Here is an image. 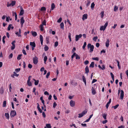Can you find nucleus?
I'll return each instance as SVG.
<instances>
[{
    "mask_svg": "<svg viewBox=\"0 0 128 128\" xmlns=\"http://www.w3.org/2000/svg\"><path fill=\"white\" fill-rule=\"evenodd\" d=\"M88 48H90V52H92L93 51L94 46L93 45H91L90 44H88Z\"/></svg>",
    "mask_w": 128,
    "mask_h": 128,
    "instance_id": "nucleus-1",
    "label": "nucleus"
},
{
    "mask_svg": "<svg viewBox=\"0 0 128 128\" xmlns=\"http://www.w3.org/2000/svg\"><path fill=\"white\" fill-rule=\"evenodd\" d=\"M87 112V111L86 110H84V111L81 113L78 114V118H81L84 116L85 114Z\"/></svg>",
    "mask_w": 128,
    "mask_h": 128,
    "instance_id": "nucleus-2",
    "label": "nucleus"
},
{
    "mask_svg": "<svg viewBox=\"0 0 128 128\" xmlns=\"http://www.w3.org/2000/svg\"><path fill=\"white\" fill-rule=\"evenodd\" d=\"M108 22H106L104 26H100V30H103V31L104 30H105L106 27L107 26V25H108Z\"/></svg>",
    "mask_w": 128,
    "mask_h": 128,
    "instance_id": "nucleus-3",
    "label": "nucleus"
},
{
    "mask_svg": "<svg viewBox=\"0 0 128 128\" xmlns=\"http://www.w3.org/2000/svg\"><path fill=\"white\" fill-rule=\"evenodd\" d=\"M16 115V112L15 110H12L10 112V117H13Z\"/></svg>",
    "mask_w": 128,
    "mask_h": 128,
    "instance_id": "nucleus-4",
    "label": "nucleus"
},
{
    "mask_svg": "<svg viewBox=\"0 0 128 128\" xmlns=\"http://www.w3.org/2000/svg\"><path fill=\"white\" fill-rule=\"evenodd\" d=\"M31 76H30L28 77V80L27 81V84L29 86H31L32 85V83L30 82V78L31 77Z\"/></svg>",
    "mask_w": 128,
    "mask_h": 128,
    "instance_id": "nucleus-5",
    "label": "nucleus"
},
{
    "mask_svg": "<svg viewBox=\"0 0 128 128\" xmlns=\"http://www.w3.org/2000/svg\"><path fill=\"white\" fill-rule=\"evenodd\" d=\"M30 45L32 47V50H34V48L36 46L35 43L34 42H30Z\"/></svg>",
    "mask_w": 128,
    "mask_h": 128,
    "instance_id": "nucleus-6",
    "label": "nucleus"
},
{
    "mask_svg": "<svg viewBox=\"0 0 128 128\" xmlns=\"http://www.w3.org/2000/svg\"><path fill=\"white\" fill-rule=\"evenodd\" d=\"M33 62L34 64H36L38 62V58L36 57L35 56L33 58Z\"/></svg>",
    "mask_w": 128,
    "mask_h": 128,
    "instance_id": "nucleus-7",
    "label": "nucleus"
},
{
    "mask_svg": "<svg viewBox=\"0 0 128 128\" xmlns=\"http://www.w3.org/2000/svg\"><path fill=\"white\" fill-rule=\"evenodd\" d=\"M82 36V35L81 34H80L79 35H76V36L75 37V40L76 41H78L79 38H80Z\"/></svg>",
    "mask_w": 128,
    "mask_h": 128,
    "instance_id": "nucleus-8",
    "label": "nucleus"
},
{
    "mask_svg": "<svg viewBox=\"0 0 128 128\" xmlns=\"http://www.w3.org/2000/svg\"><path fill=\"white\" fill-rule=\"evenodd\" d=\"M70 106L72 107H74L75 106V102L72 100L70 101Z\"/></svg>",
    "mask_w": 128,
    "mask_h": 128,
    "instance_id": "nucleus-9",
    "label": "nucleus"
},
{
    "mask_svg": "<svg viewBox=\"0 0 128 128\" xmlns=\"http://www.w3.org/2000/svg\"><path fill=\"white\" fill-rule=\"evenodd\" d=\"M120 92V98L121 100H123L124 98V92L122 90H121Z\"/></svg>",
    "mask_w": 128,
    "mask_h": 128,
    "instance_id": "nucleus-10",
    "label": "nucleus"
},
{
    "mask_svg": "<svg viewBox=\"0 0 128 128\" xmlns=\"http://www.w3.org/2000/svg\"><path fill=\"white\" fill-rule=\"evenodd\" d=\"M40 42L42 46L43 45V38L42 35H40Z\"/></svg>",
    "mask_w": 128,
    "mask_h": 128,
    "instance_id": "nucleus-11",
    "label": "nucleus"
},
{
    "mask_svg": "<svg viewBox=\"0 0 128 128\" xmlns=\"http://www.w3.org/2000/svg\"><path fill=\"white\" fill-rule=\"evenodd\" d=\"M20 8L21 10L19 14V15L20 16H22L24 14V10L22 6L20 7Z\"/></svg>",
    "mask_w": 128,
    "mask_h": 128,
    "instance_id": "nucleus-12",
    "label": "nucleus"
},
{
    "mask_svg": "<svg viewBox=\"0 0 128 128\" xmlns=\"http://www.w3.org/2000/svg\"><path fill=\"white\" fill-rule=\"evenodd\" d=\"M20 23L22 26L24 23V17H22L20 19Z\"/></svg>",
    "mask_w": 128,
    "mask_h": 128,
    "instance_id": "nucleus-13",
    "label": "nucleus"
},
{
    "mask_svg": "<svg viewBox=\"0 0 128 128\" xmlns=\"http://www.w3.org/2000/svg\"><path fill=\"white\" fill-rule=\"evenodd\" d=\"M110 41L108 39H107L106 41V47L108 48L109 45Z\"/></svg>",
    "mask_w": 128,
    "mask_h": 128,
    "instance_id": "nucleus-14",
    "label": "nucleus"
},
{
    "mask_svg": "<svg viewBox=\"0 0 128 128\" xmlns=\"http://www.w3.org/2000/svg\"><path fill=\"white\" fill-rule=\"evenodd\" d=\"M87 14H85L83 15L82 18V20H84L86 19L87 18Z\"/></svg>",
    "mask_w": 128,
    "mask_h": 128,
    "instance_id": "nucleus-15",
    "label": "nucleus"
},
{
    "mask_svg": "<svg viewBox=\"0 0 128 128\" xmlns=\"http://www.w3.org/2000/svg\"><path fill=\"white\" fill-rule=\"evenodd\" d=\"M111 99L110 98L109 99V100L108 102L106 104V108H108L110 104L111 103Z\"/></svg>",
    "mask_w": 128,
    "mask_h": 128,
    "instance_id": "nucleus-16",
    "label": "nucleus"
},
{
    "mask_svg": "<svg viewBox=\"0 0 128 128\" xmlns=\"http://www.w3.org/2000/svg\"><path fill=\"white\" fill-rule=\"evenodd\" d=\"M92 93L93 95H94L96 94V90L94 89L93 87H92Z\"/></svg>",
    "mask_w": 128,
    "mask_h": 128,
    "instance_id": "nucleus-17",
    "label": "nucleus"
},
{
    "mask_svg": "<svg viewBox=\"0 0 128 128\" xmlns=\"http://www.w3.org/2000/svg\"><path fill=\"white\" fill-rule=\"evenodd\" d=\"M37 104H38V105H37V108L38 110H39V111L40 113L42 112V111L41 110V109L40 108V105H39L38 103Z\"/></svg>",
    "mask_w": 128,
    "mask_h": 128,
    "instance_id": "nucleus-18",
    "label": "nucleus"
},
{
    "mask_svg": "<svg viewBox=\"0 0 128 128\" xmlns=\"http://www.w3.org/2000/svg\"><path fill=\"white\" fill-rule=\"evenodd\" d=\"M55 7V6L54 4V3H52V4L51 5V10H54V8Z\"/></svg>",
    "mask_w": 128,
    "mask_h": 128,
    "instance_id": "nucleus-19",
    "label": "nucleus"
},
{
    "mask_svg": "<svg viewBox=\"0 0 128 128\" xmlns=\"http://www.w3.org/2000/svg\"><path fill=\"white\" fill-rule=\"evenodd\" d=\"M82 78L83 81L84 82L85 86H86V78L84 76H82Z\"/></svg>",
    "mask_w": 128,
    "mask_h": 128,
    "instance_id": "nucleus-20",
    "label": "nucleus"
},
{
    "mask_svg": "<svg viewBox=\"0 0 128 128\" xmlns=\"http://www.w3.org/2000/svg\"><path fill=\"white\" fill-rule=\"evenodd\" d=\"M5 116L6 117V118L8 120H9L10 118L9 114L8 113H5Z\"/></svg>",
    "mask_w": 128,
    "mask_h": 128,
    "instance_id": "nucleus-21",
    "label": "nucleus"
},
{
    "mask_svg": "<svg viewBox=\"0 0 128 128\" xmlns=\"http://www.w3.org/2000/svg\"><path fill=\"white\" fill-rule=\"evenodd\" d=\"M85 70L86 73L87 74H88V73L89 72V70L88 68V66H86V67L85 68Z\"/></svg>",
    "mask_w": 128,
    "mask_h": 128,
    "instance_id": "nucleus-22",
    "label": "nucleus"
},
{
    "mask_svg": "<svg viewBox=\"0 0 128 128\" xmlns=\"http://www.w3.org/2000/svg\"><path fill=\"white\" fill-rule=\"evenodd\" d=\"M32 34L34 37H35L37 35V34L35 32H32Z\"/></svg>",
    "mask_w": 128,
    "mask_h": 128,
    "instance_id": "nucleus-23",
    "label": "nucleus"
},
{
    "mask_svg": "<svg viewBox=\"0 0 128 128\" xmlns=\"http://www.w3.org/2000/svg\"><path fill=\"white\" fill-rule=\"evenodd\" d=\"M33 80L34 81H35V82H34V83L35 85H37L38 84L39 82V80H36L34 79H33Z\"/></svg>",
    "mask_w": 128,
    "mask_h": 128,
    "instance_id": "nucleus-24",
    "label": "nucleus"
},
{
    "mask_svg": "<svg viewBox=\"0 0 128 128\" xmlns=\"http://www.w3.org/2000/svg\"><path fill=\"white\" fill-rule=\"evenodd\" d=\"M60 28L64 30V23L63 22H62L60 24Z\"/></svg>",
    "mask_w": 128,
    "mask_h": 128,
    "instance_id": "nucleus-25",
    "label": "nucleus"
},
{
    "mask_svg": "<svg viewBox=\"0 0 128 128\" xmlns=\"http://www.w3.org/2000/svg\"><path fill=\"white\" fill-rule=\"evenodd\" d=\"M95 6L94 2H92V3L91 6V8L92 10H93Z\"/></svg>",
    "mask_w": 128,
    "mask_h": 128,
    "instance_id": "nucleus-26",
    "label": "nucleus"
},
{
    "mask_svg": "<svg viewBox=\"0 0 128 128\" xmlns=\"http://www.w3.org/2000/svg\"><path fill=\"white\" fill-rule=\"evenodd\" d=\"M94 63L93 62H91V64H90V67H92V68H94Z\"/></svg>",
    "mask_w": 128,
    "mask_h": 128,
    "instance_id": "nucleus-27",
    "label": "nucleus"
},
{
    "mask_svg": "<svg viewBox=\"0 0 128 128\" xmlns=\"http://www.w3.org/2000/svg\"><path fill=\"white\" fill-rule=\"evenodd\" d=\"M22 56V54H20L18 55L17 57V59L18 60H20L21 59V56Z\"/></svg>",
    "mask_w": 128,
    "mask_h": 128,
    "instance_id": "nucleus-28",
    "label": "nucleus"
},
{
    "mask_svg": "<svg viewBox=\"0 0 128 128\" xmlns=\"http://www.w3.org/2000/svg\"><path fill=\"white\" fill-rule=\"evenodd\" d=\"M86 45V42H84L83 46L82 47V48L84 50L85 49V48Z\"/></svg>",
    "mask_w": 128,
    "mask_h": 128,
    "instance_id": "nucleus-29",
    "label": "nucleus"
},
{
    "mask_svg": "<svg viewBox=\"0 0 128 128\" xmlns=\"http://www.w3.org/2000/svg\"><path fill=\"white\" fill-rule=\"evenodd\" d=\"M102 116L105 120L106 119L107 115L106 114H102Z\"/></svg>",
    "mask_w": 128,
    "mask_h": 128,
    "instance_id": "nucleus-30",
    "label": "nucleus"
},
{
    "mask_svg": "<svg viewBox=\"0 0 128 128\" xmlns=\"http://www.w3.org/2000/svg\"><path fill=\"white\" fill-rule=\"evenodd\" d=\"M46 21L45 20H44L42 22V24H41L40 25H42V26H43L44 25H46Z\"/></svg>",
    "mask_w": 128,
    "mask_h": 128,
    "instance_id": "nucleus-31",
    "label": "nucleus"
},
{
    "mask_svg": "<svg viewBox=\"0 0 128 128\" xmlns=\"http://www.w3.org/2000/svg\"><path fill=\"white\" fill-rule=\"evenodd\" d=\"M4 92V89L3 88H1L0 90V93L1 94H2Z\"/></svg>",
    "mask_w": 128,
    "mask_h": 128,
    "instance_id": "nucleus-32",
    "label": "nucleus"
},
{
    "mask_svg": "<svg viewBox=\"0 0 128 128\" xmlns=\"http://www.w3.org/2000/svg\"><path fill=\"white\" fill-rule=\"evenodd\" d=\"M12 6H13L14 5H15L16 4L15 1H12V2L11 3Z\"/></svg>",
    "mask_w": 128,
    "mask_h": 128,
    "instance_id": "nucleus-33",
    "label": "nucleus"
},
{
    "mask_svg": "<svg viewBox=\"0 0 128 128\" xmlns=\"http://www.w3.org/2000/svg\"><path fill=\"white\" fill-rule=\"evenodd\" d=\"M6 38V36H4L2 38V41L3 42L4 44L5 43V41L4 40V39L5 38Z\"/></svg>",
    "mask_w": 128,
    "mask_h": 128,
    "instance_id": "nucleus-34",
    "label": "nucleus"
},
{
    "mask_svg": "<svg viewBox=\"0 0 128 128\" xmlns=\"http://www.w3.org/2000/svg\"><path fill=\"white\" fill-rule=\"evenodd\" d=\"M47 56H45L44 58V63L45 64H46V62L47 60Z\"/></svg>",
    "mask_w": 128,
    "mask_h": 128,
    "instance_id": "nucleus-35",
    "label": "nucleus"
},
{
    "mask_svg": "<svg viewBox=\"0 0 128 128\" xmlns=\"http://www.w3.org/2000/svg\"><path fill=\"white\" fill-rule=\"evenodd\" d=\"M14 15H15V20H16L17 19V15L16 12L13 13V16H14Z\"/></svg>",
    "mask_w": 128,
    "mask_h": 128,
    "instance_id": "nucleus-36",
    "label": "nucleus"
},
{
    "mask_svg": "<svg viewBox=\"0 0 128 128\" xmlns=\"http://www.w3.org/2000/svg\"><path fill=\"white\" fill-rule=\"evenodd\" d=\"M100 14L101 15V17L102 18L104 16V11H102Z\"/></svg>",
    "mask_w": 128,
    "mask_h": 128,
    "instance_id": "nucleus-37",
    "label": "nucleus"
},
{
    "mask_svg": "<svg viewBox=\"0 0 128 128\" xmlns=\"http://www.w3.org/2000/svg\"><path fill=\"white\" fill-rule=\"evenodd\" d=\"M41 10L42 11H45L46 10V8L45 7H42L41 8Z\"/></svg>",
    "mask_w": 128,
    "mask_h": 128,
    "instance_id": "nucleus-38",
    "label": "nucleus"
},
{
    "mask_svg": "<svg viewBox=\"0 0 128 128\" xmlns=\"http://www.w3.org/2000/svg\"><path fill=\"white\" fill-rule=\"evenodd\" d=\"M92 59L93 60H96L97 61H98L99 60V58H98L97 57H95V58H92Z\"/></svg>",
    "mask_w": 128,
    "mask_h": 128,
    "instance_id": "nucleus-39",
    "label": "nucleus"
},
{
    "mask_svg": "<svg viewBox=\"0 0 128 128\" xmlns=\"http://www.w3.org/2000/svg\"><path fill=\"white\" fill-rule=\"evenodd\" d=\"M118 7L116 6H115L114 9V11L116 12L117 10H118Z\"/></svg>",
    "mask_w": 128,
    "mask_h": 128,
    "instance_id": "nucleus-40",
    "label": "nucleus"
},
{
    "mask_svg": "<svg viewBox=\"0 0 128 128\" xmlns=\"http://www.w3.org/2000/svg\"><path fill=\"white\" fill-rule=\"evenodd\" d=\"M46 126L48 128H51L50 125V124H46Z\"/></svg>",
    "mask_w": 128,
    "mask_h": 128,
    "instance_id": "nucleus-41",
    "label": "nucleus"
},
{
    "mask_svg": "<svg viewBox=\"0 0 128 128\" xmlns=\"http://www.w3.org/2000/svg\"><path fill=\"white\" fill-rule=\"evenodd\" d=\"M44 49L45 51H46L48 49V47L46 45L44 48Z\"/></svg>",
    "mask_w": 128,
    "mask_h": 128,
    "instance_id": "nucleus-42",
    "label": "nucleus"
},
{
    "mask_svg": "<svg viewBox=\"0 0 128 128\" xmlns=\"http://www.w3.org/2000/svg\"><path fill=\"white\" fill-rule=\"evenodd\" d=\"M98 38L97 36L94 37L93 38V40L94 41L96 42Z\"/></svg>",
    "mask_w": 128,
    "mask_h": 128,
    "instance_id": "nucleus-43",
    "label": "nucleus"
},
{
    "mask_svg": "<svg viewBox=\"0 0 128 128\" xmlns=\"http://www.w3.org/2000/svg\"><path fill=\"white\" fill-rule=\"evenodd\" d=\"M68 37L70 40V42L71 41V34L70 33H69L68 34Z\"/></svg>",
    "mask_w": 128,
    "mask_h": 128,
    "instance_id": "nucleus-44",
    "label": "nucleus"
},
{
    "mask_svg": "<svg viewBox=\"0 0 128 128\" xmlns=\"http://www.w3.org/2000/svg\"><path fill=\"white\" fill-rule=\"evenodd\" d=\"M6 101H4L3 103V107H5L6 106Z\"/></svg>",
    "mask_w": 128,
    "mask_h": 128,
    "instance_id": "nucleus-45",
    "label": "nucleus"
},
{
    "mask_svg": "<svg viewBox=\"0 0 128 128\" xmlns=\"http://www.w3.org/2000/svg\"><path fill=\"white\" fill-rule=\"evenodd\" d=\"M116 61H117V63H118V68L119 69H120L121 67H120V66L119 65V63H120V62H119L118 60H116Z\"/></svg>",
    "mask_w": 128,
    "mask_h": 128,
    "instance_id": "nucleus-46",
    "label": "nucleus"
},
{
    "mask_svg": "<svg viewBox=\"0 0 128 128\" xmlns=\"http://www.w3.org/2000/svg\"><path fill=\"white\" fill-rule=\"evenodd\" d=\"M49 37L47 36L46 37V42L47 43H48L49 42Z\"/></svg>",
    "mask_w": 128,
    "mask_h": 128,
    "instance_id": "nucleus-47",
    "label": "nucleus"
},
{
    "mask_svg": "<svg viewBox=\"0 0 128 128\" xmlns=\"http://www.w3.org/2000/svg\"><path fill=\"white\" fill-rule=\"evenodd\" d=\"M58 44V42L57 41H56L54 43V46L55 47H57Z\"/></svg>",
    "mask_w": 128,
    "mask_h": 128,
    "instance_id": "nucleus-48",
    "label": "nucleus"
},
{
    "mask_svg": "<svg viewBox=\"0 0 128 128\" xmlns=\"http://www.w3.org/2000/svg\"><path fill=\"white\" fill-rule=\"evenodd\" d=\"M12 26V24H10L9 25L8 27V30H10V28H11V26Z\"/></svg>",
    "mask_w": 128,
    "mask_h": 128,
    "instance_id": "nucleus-49",
    "label": "nucleus"
},
{
    "mask_svg": "<svg viewBox=\"0 0 128 128\" xmlns=\"http://www.w3.org/2000/svg\"><path fill=\"white\" fill-rule=\"evenodd\" d=\"M62 18H60L57 20V22L58 23H60L62 21Z\"/></svg>",
    "mask_w": 128,
    "mask_h": 128,
    "instance_id": "nucleus-50",
    "label": "nucleus"
},
{
    "mask_svg": "<svg viewBox=\"0 0 128 128\" xmlns=\"http://www.w3.org/2000/svg\"><path fill=\"white\" fill-rule=\"evenodd\" d=\"M118 106H119V104H117L115 106H113V107H112L114 108V109H116L118 107Z\"/></svg>",
    "mask_w": 128,
    "mask_h": 128,
    "instance_id": "nucleus-51",
    "label": "nucleus"
},
{
    "mask_svg": "<svg viewBox=\"0 0 128 128\" xmlns=\"http://www.w3.org/2000/svg\"><path fill=\"white\" fill-rule=\"evenodd\" d=\"M28 68H29L30 69H31L32 68V66L31 64H28Z\"/></svg>",
    "mask_w": 128,
    "mask_h": 128,
    "instance_id": "nucleus-52",
    "label": "nucleus"
},
{
    "mask_svg": "<svg viewBox=\"0 0 128 128\" xmlns=\"http://www.w3.org/2000/svg\"><path fill=\"white\" fill-rule=\"evenodd\" d=\"M50 72H48L47 73V74L46 76V78H48L49 76H50Z\"/></svg>",
    "mask_w": 128,
    "mask_h": 128,
    "instance_id": "nucleus-53",
    "label": "nucleus"
},
{
    "mask_svg": "<svg viewBox=\"0 0 128 128\" xmlns=\"http://www.w3.org/2000/svg\"><path fill=\"white\" fill-rule=\"evenodd\" d=\"M76 59H80V57L77 54H76Z\"/></svg>",
    "mask_w": 128,
    "mask_h": 128,
    "instance_id": "nucleus-54",
    "label": "nucleus"
},
{
    "mask_svg": "<svg viewBox=\"0 0 128 128\" xmlns=\"http://www.w3.org/2000/svg\"><path fill=\"white\" fill-rule=\"evenodd\" d=\"M57 105V104L55 102H54L53 103V107L54 108H55L56 107V106Z\"/></svg>",
    "mask_w": 128,
    "mask_h": 128,
    "instance_id": "nucleus-55",
    "label": "nucleus"
},
{
    "mask_svg": "<svg viewBox=\"0 0 128 128\" xmlns=\"http://www.w3.org/2000/svg\"><path fill=\"white\" fill-rule=\"evenodd\" d=\"M13 73L14 74V75L18 77L19 75V74H16V73L14 72Z\"/></svg>",
    "mask_w": 128,
    "mask_h": 128,
    "instance_id": "nucleus-56",
    "label": "nucleus"
},
{
    "mask_svg": "<svg viewBox=\"0 0 128 128\" xmlns=\"http://www.w3.org/2000/svg\"><path fill=\"white\" fill-rule=\"evenodd\" d=\"M102 67L101 69L102 70H104L105 68V67L104 65L103 64L102 65Z\"/></svg>",
    "mask_w": 128,
    "mask_h": 128,
    "instance_id": "nucleus-57",
    "label": "nucleus"
},
{
    "mask_svg": "<svg viewBox=\"0 0 128 128\" xmlns=\"http://www.w3.org/2000/svg\"><path fill=\"white\" fill-rule=\"evenodd\" d=\"M89 63V61L88 60H86L84 62V64L85 65H87V64Z\"/></svg>",
    "mask_w": 128,
    "mask_h": 128,
    "instance_id": "nucleus-58",
    "label": "nucleus"
},
{
    "mask_svg": "<svg viewBox=\"0 0 128 128\" xmlns=\"http://www.w3.org/2000/svg\"><path fill=\"white\" fill-rule=\"evenodd\" d=\"M12 89V87L11 86V84H10L9 85V90L10 92L11 91V90Z\"/></svg>",
    "mask_w": 128,
    "mask_h": 128,
    "instance_id": "nucleus-59",
    "label": "nucleus"
},
{
    "mask_svg": "<svg viewBox=\"0 0 128 128\" xmlns=\"http://www.w3.org/2000/svg\"><path fill=\"white\" fill-rule=\"evenodd\" d=\"M15 47V46H13L12 45L11 47V49L12 50H14Z\"/></svg>",
    "mask_w": 128,
    "mask_h": 128,
    "instance_id": "nucleus-60",
    "label": "nucleus"
},
{
    "mask_svg": "<svg viewBox=\"0 0 128 128\" xmlns=\"http://www.w3.org/2000/svg\"><path fill=\"white\" fill-rule=\"evenodd\" d=\"M22 53L24 55H26V51L24 50H22Z\"/></svg>",
    "mask_w": 128,
    "mask_h": 128,
    "instance_id": "nucleus-61",
    "label": "nucleus"
},
{
    "mask_svg": "<svg viewBox=\"0 0 128 128\" xmlns=\"http://www.w3.org/2000/svg\"><path fill=\"white\" fill-rule=\"evenodd\" d=\"M20 70V68H16L15 70V71L17 72H19Z\"/></svg>",
    "mask_w": 128,
    "mask_h": 128,
    "instance_id": "nucleus-62",
    "label": "nucleus"
},
{
    "mask_svg": "<svg viewBox=\"0 0 128 128\" xmlns=\"http://www.w3.org/2000/svg\"><path fill=\"white\" fill-rule=\"evenodd\" d=\"M97 80H96L95 79H93L92 82V83L93 84L97 81Z\"/></svg>",
    "mask_w": 128,
    "mask_h": 128,
    "instance_id": "nucleus-63",
    "label": "nucleus"
},
{
    "mask_svg": "<svg viewBox=\"0 0 128 128\" xmlns=\"http://www.w3.org/2000/svg\"><path fill=\"white\" fill-rule=\"evenodd\" d=\"M108 121L107 120H105L102 121V123L104 124L106 123Z\"/></svg>",
    "mask_w": 128,
    "mask_h": 128,
    "instance_id": "nucleus-64",
    "label": "nucleus"
}]
</instances>
